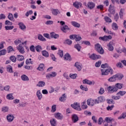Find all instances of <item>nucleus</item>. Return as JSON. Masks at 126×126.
Masks as SVG:
<instances>
[{"instance_id": "5", "label": "nucleus", "mask_w": 126, "mask_h": 126, "mask_svg": "<svg viewBox=\"0 0 126 126\" xmlns=\"http://www.w3.org/2000/svg\"><path fill=\"white\" fill-rule=\"evenodd\" d=\"M99 40H100L101 41H108V40H111L112 39V36L111 35H104V36H100L98 38Z\"/></svg>"}, {"instance_id": "49", "label": "nucleus", "mask_w": 126, "mask_h": 126, "mask_svg": "<svg viewBox=\"0 0 126 126\" xmlns=\"http://www.w3.org/2000/svg\"><path fill=\"white\" fill-rule=\"evenodd\" d=\"M69 76L72 79H75L77 77V74H70Z\"/></svg>"}, {"instance_id": "42", "label": "nucleus", "mask_w": 126, "mask_h": 126, "mask_svg": "<svg viewBox=\"0 0 126 126\" xmlns=\"http://www.w3.org/2000/svg\"><path fill=\"white\" fill-rule=\"evenodd\" d=\"M6 98L8 99V100H13V99H14V97L12 95V94H7Z\"/></svg>"}, {"instance_id": "58", "label": "nucleus", "mask_w": 126, "mask_h": 126, "mask_svg": "<svg viewBox=\"0 0 126 126\" xmlns=\"http://www.w3.org/2000/svg\"><path fill=\"white\" fill-rule=\"evenodd\" d=\"M7 51H8V53H10V52H14V50L13 49V48L12 47V46H9L7 48Z\"/></svg>"}, {"instance_id": "15", "label": "nucleus", "mask_w": 126, "mask_h": 126, "mask_svg": "<svg viewBox=\"0 0 126 126\" xmlns=\"http://www.w3.org/2000/svg\"><path fill=\"white\" fill-rule=\"evenodd\" d=\"M75 66L76 67L78 71H80L82 69V64L79 62H76L75 63Z\"/></svg>"}, {"instance_id": "36", "label": "nucleus", "mask_w": 126, "mask_h": 126, "mask_svg": "<svg viewBox=\"0 0 126 126\" xmlns=\"http://www.w3.org/2000/svg\"><path fill=\"white\" fill-rule=\"evenodd\" d=\"M113 120L114 119L111 117H106L105 118V121L107 124H111Z\"/></svg>"}, {"instance_id": "26", "label": "nucleus", "mask_w": 126, "mask_h": 126, "mask_svg": "<svg viewBox=\"0 0 126 126\" xmlns=\"http://www.w3.org/2000/svg\"><path fill=\"white\" fill-rule=\"evenodd\" d=\"M46 85V83L43 81H40L38 84L36 85V86H38V87H44Z\"/></svg>"}, {"instance_id": "48", "label": "nucleus", "mask_w": 126, "mask_h": 126, "mask_svg": "<svg viewBox=\"0 0 126 126\" xmlns=\"http://www.w3.org/2000/svg\"><path fill=\"white\" fill-rule=\"evenodd\" d=\"M56 111H57V105L54 104L52 106L51 112L52 113H55Z\"/></svg>"}, {"instance_id": "53", "label": "nucleus", "mask_w": 126, "mask_h": 126, "mask_svg": "<svg viewBox=\"0 0 126 126\" xmlns=\"http://www.w3.org/2000/svg\"><path fill=\"white\" fill-rule=\"evenodd\" d=\"M6 54V51L4 49L0 51V56H4Z\"/></svg>"}, {"instance_id": "3", "label": "nucleus", "mask_w": 126, "mask_h": 126, "mask_svg": "<svg viewBox=\"0 0 126 126\" xmlns=\"http://www.w3.org/2000/svg\"><path fill=\"white\" fill-rule=\"evenodd\" d=\"M87 105L88 106H94L95 104L97 103V99L94 100L91 98L88 99L87 101Z\"/></svg>"}, {"instance_id": "19", "label": "nucleus", "mask_w": 126, "mask_h": 126, "mask_svg": "<svg viewBox=\"0 0 126 126\" xmlns=\"http://www.w3.org/2000/svg\"><path fill=\"white\" fill-rule=\"evenodd\" d=\"M37 70H39V71H44V69H45V64L40 63L37 68Z\"/></svg>"}, {"instance_id": "33", "label": "nucleus", "mask_w": 126, "mask_h": 126, "mask_svg": "<svg viewBox=\"0 0 126 126\" xmlns=\"http://www.w3.org/2000/svg\"><path fill=\"white\" fill-rule=\"evenodd\" d=\"M50 36L51 38H54V39H58L59 37V34H56L55 32H51Z\"/></svg>"}, {"instance_id": "24", "label": "nucleus", "mask_w": 126, "mask_h": 126, "mask_svg": "<svg viewBox=\"0 0 126 126\" xmlns=\"http://www.w3.org/2000/svg\"><path fill=\"white\" fill-rule=\"evenodd\" d=\"M52 13L53 14V15H57L58 14H60L61 12L58 9H53L52 10Z\"/></svg>"}, {"instance_id": "16", "label": "nucleus", "mask_w": 126, "mask_h": 126, "mask_svg": "<svg viewBox=\"0 0 126 126\" xmlns=\"http://www.w3.org/2000/svg\"><path fill=\"white\" fill-rule=\"evenodd\" d=\"M54 117L57 119V120H63V116L62 114L60 113H56L54 114Z\"/></svg>"}, {"instance_id": "28", "label": "nucleus", "mask_w": 126, "mask_h": 126, "mask_svg": "<svg viewBox=\"0 0 126 126\" xmlns=\"http://www.w3.org/2000/svg\"><path fill=\"white\" fill-rule=\"evenodd\" d=\"M71 24H72V26H74V27H76L77 28H79L80 27V25L79 23L75 21H72L71 22Z\"/></svg>"}, {"instance_id": "17", "label": "nucleus", "mask_w": 126, "mask_h": 126, "mask_svg": "<svg viewBox=\"0 0 126 126\" xmlns=\"http://www.w3.org/2000/svg\"><path fill=\"white\" fill-rule=\"evenodd\" d=\"M79 119L78 118V116L76 115V114H74L72 115V121L74 124H75V123H77L78 122V120Z\"/></svg>"}, {"instance_id": "21", "label": "nucleus", "mask_w": 126, "mask_h": 126, "mask_svg": "<svg viewBox=\"0 0 126 126\" xmlns=\"http://www.w3.org/2000/svg\"><path fill=\"white\" fill-rule=\"evenodd\" d=\"M57 76V72H52L51 74H48L46 75L47 78H50V77H56Z\"/></svg>"}, {"instance_id": "35", "label": "nucleus", "mask_w": 126, "mask_h": 126, "mask_svg": "<svg viewBox=\"0 0 126 126\" xmlns=\"http://www.w3.org/2000/svg\"><path fill=\"white\" fill-rule=\"evenodd\" d=\"M125 12V10L124 9H121L119 12V16L121 19L124 18V13Z\"/></svg>"}, {"instance_id": "54", "label": "nucleus", "mask_w": 126, "mask_h": 126, "mask_svg": "<svg viewBox=\"0 0 126 126\" xmlns=\"http://www.w3.org/2000/svg\"><path fill=\"white\" fill-rule=\"evenodd\" d=\"M8 18L9 20H11V21H12V20H13V15H12V14L11 13H9V15H8Z\"/></svg>"}, {"instance_id": "20", "label": "nucleus", "mask_w": 126, "mask_h": 126, "mask_svg": "<svg viewBox=\"0 0 126 126\" xmlns=\"http://www.w3.org/2000/svg\"><path fill=\"white\" fill-rule=\"evenodd\" d=\"M105 97L104 96H99L97 98V100H96V103H97V104H99V103H101V102H105Z\"/></svg>"}, {"instance_id": "14", "label": "nucleus", "mask_w": 126, "mask_h": 126, "mask_svg": "<svg viewBox=\"0 0 126 126\" xmlns=\"http://www.w3.org/2000/svg\"><path fill=\"white\" fill-rule=\"evenodd\" d=\"M123 86H124V84L120 83H117L114 85L116 92L118 91L119 89H122L123 88Z\"/></svg>"}, {"instance_id": "47", "label": "nucleus", "mask_w": 126, "mask_h": 126, "mask_svg": "<svg viewBox=\"0 0 126 126\" xmlns=\"http://www.w3.org/2000/svg\"><path fill=\"white\" fill-rule=\"evenodd\" d=\"M115 76L116 77V79H119V80H121V79H123L124 78V75H115Z\"/></svg>"}, {"instance_id": "23", "label": "nucleus", "mask_w": 126, "mask_h": 126, "mask_svg": "<svg viewBox=\"0 0 126 126\" xmlns=\"http://www.w3.org/2000/svg\"><path fill=\"white\" fill-rule=\"evenodd\" d=\"M50 122L51 126H57V120L55 118L51 119Z\"/></svg>"}, {"instance_id": "52", "label": "nucleus", "mask_w": 126, "mask_h": 126, "mask_svg": "<svg viewBox=\"0 0 126 126\" xmlns=\"http://www.w3.org/2000/svg\"><path fill=\"white\" fill-rule=\"evenodd\" d=\"M97 9H99L100 10H103L104 9V6L102 4L98 5L96 6Z\"/></svg>"}, {"instance_id": "62", "label": "nucleus", "mask_w": 126, "mask_h": 126, "mask_svg": "<svg viewBox=\"0 0 126 126\" xmlns=\"http://www.w3.org/2000/svg\"><path fill=\"white\" fill-rule=\"evenodd\" d=\"M26 64H29V63H31L32 64V59L31 58L27 59L26 61Z\"/></svg>"}, {"instance_id": "32", "label": "nucleus", "mask_w": 126, "mask_h": 126, "mask_svg": "<svg viewBox=\"0 0 126 126\" xmlns=\"http://www.w3.org/2000/svg\"><path fill=\"white\" fill-rule=\"evenodd\" d=\"M17 60L19 62H22L23 61H24V56L22 55H17Z\"/></svg>"}, {"instance_id": "39", "label": "nucleus", "mask_w": 126, "mask_h": 126, "mask_svg": "<svg viewBox=\"0 0 126 126\" xmlns=\"http://www.w3.org/2000/svg\"><path fill=\"white\" fill-rule=\"evenodd\" d=\"M38 40H40V41H42L43 42L46 41V38H45V37H43V35H42L41 34L38 35Z\"/></svg>"}, {"instance_id": "64", "label": "nucleus", "mask_w": 126, "mask_h": 126, "mask_svg": "<svg viewBox=\"0 0 126 126\" xmlns=\"http://www.w3.org/2000/svg\"><path fill=\"white\" fill-rule=\"evenodd\" d=\"M107 101L108 104H115V101L112 99H107Z\"/></svg>"}, {"instance_id": "29", "label": "nucleus", "mask_w": 126, "mask_h": 126, "mask_svg": "<svg viewBox=\"0 0 126 126\" xmlns=\"http://www.w3.org/2000/svg\"><path fill=\"white\" fill-rule=\"evenodd\" d=\"M21 78L22 80H23V81H29V78L28 77V76H27V75L25 74L22 75L21 76Z\"/></svg>"}, {"instance_id": "51", "label": "nucleus", "mask_w": 126, "mask_h": 126, "mask_svg": "<svg viewBox=\"0 0 126 126\" xmlns=\"http://www.w3.org/2000/svg\"><path fill=\"white\" fill-rule=\"evenodd\" d=\"M33 14V11H32V10H29V11H28L25 15L27 17H28L29 16V15H31V14Z\"/></svg>"}, {"instance_id": "4", "label": "nucleus", "mask_w": 126, "mask_h": 126, "mask_svg": "<svg viewBox=\"0 0 126 126\" xmlns=\"http://www.w3.org/2000/svg\"><path fill=\"white\" fill-rule=\"evenodd\" d=\"M71 107L75 109V110H77V111H81V108H80V104L79 103H75L71 105Z\"/></svg>"}, {"instance_id": "1", "label": "nucleus", "mask_w": 126, "mask_h": 126, "mask_svg": "<svg viewBox=\"0 0 126 126\" xmlns=\"http://www.w3.org/2000/svg\"><path fill=\"white\" fill-rule=\"evenodd\" d=\"M101 74L102 75H108L109 73L110 74H113L114 70L111 67H109L108 69H101Z\"/></svg>"}, {"instance_id": "45", "label": "nucleus", "mask_w": 126, "mask_h": 126, "mask_svg": "<svg viewBox=\"0 0 126 126\" xmlns=\"http://www.w3.org/2000/svg\"><path fill=\"white\" fill-rule=\"evenodd\" d=\"M74 48L76 49L78 52H80V50H81V46L79 44H76L74 45Z\"/></svg>"}, {"instance_id": "38", "label": "nucleus", "mask_w": 126, "mask_h": 126, "mask_svg": "<svg viewBox=\"0 0 126 126\" xmlns=\"http://www.w3.org/2000/svg\"><path fill=\"white\" fill-rule=\"evenodd\" d=\"M108 80L111 82H114V81H116V80H117L116 75L109 78Z\"/></svg>"}, {"instance_id": "6", "label": "nucleus", "mask_w": 126, "mask_h": 126, "mask_svg": "<svg viewBox=\"0 0 126 126\" xmlns=\"http://www.w3.org/2000/svg\"><path fill=\"white\" fill-rule=\"evenodd\" d=\"M107 91L109 92V93H114L115 92H117L116 90V88L115 86L113 85L112 86H109L107 88Z\"/></svg>"}, {"instance_id": "34", "label": "nucleus", "mask_w": 126, "mask_h": 126, "mask_svg": "<svg viewBox=\"0 0 126 126\" xmlns=\"http://www.w3.org/2000/svg\"><path fill=\"white\" fill-rule=\"evenodd\" d=\"M41 54L43 57L45 58H49V52L46 50H43L41 52Z\"/></svg>"}, {"instance_id": "27", "label": "nucleus", "mask_w": 126, "mask_h": 126, "mask_svg": "<svg viewBox=\"0 0 126 126\" xmlns=\"http://www.w3.org/2000/svg\"><path fill=\"white\" fill-rule=\"evenodd\" d=\"M111 26L113 30H114L115 31H117V30L119 29V27L116 23H113Z\"/></svg>"}, {"instance_id": "31", "label": "nucleus", "mask_w": 126, "mask_h": 126, "mask_svg": "<svg viewBox=\"0 0 126 126\" xmlns=\"http://www.w3.org/2000/svg\"><path fill=\"white\" fill-rule=\"evenodd\" d=\"M81 108L84 110L85 109H87L88 106L87 104H86V100H84L83 102L81 103Z\"/></svg>"}, {"instance_id": "37", "label": "nucleus", "mask_w": 126, "mask_h": 126, "mask_svg": "<svg viewBox=\"0 0 126 126\" xmlns=\"http://www.w3.org/2000/svg\"><path fill=\"white\" fill-rule=\"evenodd\" d=\"M104 19L107 23H111L112 22V19L108 16H105Z\"/></svg>"}, {"instance_id": "61", "label": "nucleus", "mask_w": 126, "mask_h": 126, "mask_svg": "<svg viewBox=\"0 0 126 126\" xmlns=\"http://www.w3.org/2000/svg\"><path fill=\"white\" fill-rule=\"evenodd\" d=\"M4 44H5V42L4 41H1L0 42V50H1V49H3V48H4Z\"/></svg>"}, {"instance_id": "7", "label": "nucleus", "mask_w": 126, "mask_h": 126, "mask_svg": "<svg viewBox=\"0 0 126 126\" xmlns=\"http://www.w3.org/2000/svg\"><path fill=\"white\" fill-rule=\"evenodd\" d=\"M89 58L91 60H93L94 61H95L96 60H98V59H101V56L97 55L95 54H93L91 56H90Z\"/></svg>"}, {"instance_id": "22", "label": "nucleus", "mask_w": 126, "mask_h": 126, "mask_svg": "<svg viewBox=\"0 0 126 126\" xmlns=\"http://www.w3.org/2000/svg\"><path fill=\"white\" fill-rule=\"evenodd\" d=\"M65 100H66V95H65V94H63L59 98V101H60V102H65Z\"/></svg>"}, {"instance_id": "40", "label": "nucleus", "mask_w": 126, "mask_h": 126, "mask_svg": "<svg viewBox=\"0 0 126 126\" xmlns=\"http://www.w3.org/2000/svg\"><path fill=\"white\" fill-rule=\"evenodd\" d=\"M64 59L65 61H70V55H69V54H66L64 57Z\"/></svg>"}, {"instance_id": "63", "label": "nucleus", "mask_w": 126, "mask_h": 126, "mask_svg": "<svg viewBox=\"0 0 126 126\" xmlns=\"http://www.w3.org/2000/svg\"><path fill=\"white\" fill-rule=\"evenodd\" d=\"M7 71H8L9 72H12V66H11V65H9V66H8L7 67Z\"/></svg>"}, {"instance_id": "10", "label": "nucleus", "mask_w": 126, "mask_h": 126, "mask_svg": "<svg viewBox=\"0 0 126 126\" xmlns=\"http://www.w3.org/2000/svg\"><path fill=\"white\" fill-rule=\"evenodd\" d=\"M83 83L84 84H88L89 85H94L95 84V82H92L89 80L84 79L83 80Z\"/></svg>"}, {"instance_id": "56", "label": "nucleus", "mask_w": 126, "mask_h": 126, "mask_svg": "<svg viewBox=\"0 0 126 126\" xmlns=\"http://www.w3.org/2000/svg\"><path fill=\"white\" fill-rule=\"evenodd\" d=\"M117 126V122H116V121H115V120H113L111 122V123H110V125L109 126Z\"/></svg>"}, {"instance_id": "18", "label": "nucleus", "mask_w": 126, "mask_h": 126, "mask_svg": "<svg viewBox=\"0 0 126 126\" xmlns=\"http://www.w3.org/2000/svg\"><path fill=\"white\" fill-rule=\"evenodd\" d=\"M7 121L9 123H11L14 120V116L12 115L9 114L6 117Z\"/></svg>"}, {"instance_id": "55", "label": "nucleus", "mask_w": 126, "mask_h": 126, "mask_svg": "<svg viewBox=\"0 0 126 126\" xmlns=\"http://www.w3.org/2000/svg\"><path fill=\"white\" fill-rule=\"evenodd\" d=\"M1 111H2V112H3V113H5L6 112H8V107H7L6 106L2 107L1 108Z\"/></svg>"}, {"instance_id": "11", "label": "nucleus", "mask_w": 126, "mask_h": 126, "mask_svg": "<svg viewBox=\"0 0 126 126\" xmlns=\"http://www.w3.org/2000/svg\"><path fill=\"white\" fill-rule=\"evenodd\" d=\"M61 30L63 32V33H66L68 30H70V29L68 28V26L64 25L61 27Z\"/></svg>"}, {"instance_id": "8", "label": "nucleus", "mask_w": 126, "mask_h": 126, "mask_svg": "<svg viewBox=\"0 0 126 126\" xmlns=\"http://www.w3.org/2000/svg\"><path fill=\"white\" fill-rule=\"evenodd\" d=\"M114 43L112 41H110L107 45V47L109 51H114Z\"/></svg>"}, {"instance_id": "60", "label": "nucleus", "mask_w": 126, "mask_h": 126, "mask_svg": "<svg viewBox=\"0 0 126 126\" xmlns=\"http://www.w3.org/2000/svg\"><path fill=\"white\" fill-rule=\"evenodd\" d=\"M58 55L61 58H63V51L61 50H59Z\"/></svg>"}, {"instance_id": "46", "label": "nucleus", "mask_w": 126, "mask_h": 126, "mask_svg": "<svg viewBox=\"0 0 126 126\" xmlns=\"http://www.w3.org/2000/svg\"><path fill=\"white\" fill-rule=\"evenodd\" d=\"M126 91H120L117 93V95H120V96H124V95H126Z\"/></svg>"}, {"instance_id": "43", "label": "nucleus", "mask_w": 126, "mask_h": 126, "mask_svg": "<svg viewBox=\"0 0 126 126\" xmlns=\"http://www.w3.org/2000/svg\"><path fill=\"white\" fill-rule=\"evenodd\" d=\"M17 59V57L13 56H11L10 57V61H11V62H12L13 63H16V59Z\"/></svg>"}, {"instance_id": "44", "label": "nucleus", "mask_w": 126, "mask_h": 126, "mask_svg": "<svg viewBox=\"0 0 126 126\" xmlns=\"http://www.w3.org/2000/svg\"><path fill=\"white\" fill-rule=\"evenodd\" d=\"M35 50L36 51V52H37L38 53H40V52H41V51H42V46H40V45H37L35 47Z\"/></svg>"}, {"instance_id": "41", "label": "nucleus", "mask_w": 126, "mask_h": 126, "mask_svg": "<svg viewBox=\"0 0 126 126\" xmlns=\"http://www.w3.org/2000/svg\"><path fill=\"white\" fill-rule=\"evenodd\" d=\"M75 40L76 42H78V41H80V40H81V36L79 35V34H75Z\"/></svg>"}, {"instance_id": "25", "label": "nucleus", "mask_w": 126, "mask_h": 126, "mask_svg": "<svg viewBox=\"0 0 126 126\" xmlns=\"http://www.w3.org/2000/svg\"><path fill=\"white\" fill-rule=\"evenodd\" d=\"M36 96L38 99V100H41L43 97L42 95V93H41V91L38 90L36 92Z\"/></svg>"}, {"instance_id": "9", "label": "nucleus", "mask_w": 126, "mask_h": 126, "mask_svg": "<svg viewBox=\"0 0 126 126\" xmlns=\"http://www.w3.org/2000/svg\"><path fill=\"white\" fill-rule=\"evenodd\" d=\"M73 6H74L75 8H77V9H78L79 7H82V3L79 1H75L73 3Z\"/></svg>"}, {"instance_id": "12", "label": "nucleus", "mask_w": 126, "mask_h": 126, "mask_svg": "<svg viewBox=\"0 0 126 126\" xmlns=\"http://www.w3.org/2000/svg\"><path fill=\"white\" fill-rule=\"evenodd\" d=\"M17 49L20 54H24V53H25V51H24V47L21 45V44L18 45Z\"/></svg>"}, {"instance_id": "59", "label": "nucleus", "mask_w": 126, "mask_h": 126, "mask_svg": "<svg viewBox=\"0 0 126 126\" xmlns=\"http://www.w3.org/2000/svg\"><path fill=\"white\" fill-rule=\"evenodd\" d=\"M112 98L113 100H119V99H121V96L118 95V96H115L113 95L112 96Z\"/></svg>"}, {"instance_id": "50", "label": "nucleus", "mask_w": 126, "mask_h": 126, "mask_svg": "<svg viewBox=\"0 0 126 126\" xmlns=\"http://www.w3.org/2000/svg\"><path fill=\"white\" fill-rule=\"evenodd\" d=\"M126 117V113H123L121 116H120L118 119L119 120H122V119H125Z\"/></svg>"}, {"instance_id": "57", "label": "nucleus", "mask_w": 126, "mask_h": 126, "mask_svg": "<svg viewBox=\"0 0 126 126\" xmlns=\"http://www.w3.org/2000/svg\"><path fill=\"white\" fill-rule=\"evenodd\" d=\"M35 47L34 45H32L30 47V50L31 52H32L33 53H35Z\"/></svg>"}, {"instance_id": "30", "label": "nucleus", "mask_w": 126, "mask_h": 126, "mask_svg": "<svg viewBox=\"0 0 126 126\" xmlns=\"http://www.w3.org/2000/svg\"><path fill=\"white\" fill-rule=\"evenodd\" d=\"M18 25L19 26V28H20V29H21V30H25V29H26V26H25V25H24V24H23V23H20L18 24Z\"/></svg>"}, {"instance_id": "2", "label": "nucleus", "mask_w": 126, "mask_h": 126, "mask_svg": "<svg viewBox=\"0 0 126 126\" xmlns=\"http://www.w3.org/2000/svg\"><path fill=\"white\" fill-rule=\"evenodd\" d=\"M95 50L101 55L104 54V49L102 48V46L99 43H97L94 45Z\"/></svg>"}, {"instance_id": "13", "label": "nucleus", "mask_w": 126, "mask_h": 126, "mask_svg": "<svg viewBox=\"0 0 126 126\" xmlns=\"http://www.w3.org/2000/svg\"><path fill=\"white\" fill-rule=\"evenodd\" d=\"M88 8H89V9H93L95 8V3L91 1H89L88 2L87 4Z\"/></svg>"}]
</instances>
